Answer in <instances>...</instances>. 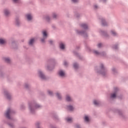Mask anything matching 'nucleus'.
<instances>
[{
    "mask_svg": "<svg viewBox=\"0 0 128 128\" xmlns=\"http://www.w3.org/2000/svg\"><path fill=\"white\" fill-rule=\"evenodd\" d=\"M30 110H31V112H32V109H30Z\"/></svg>",
    "mask_w": 128,
    "mask_h": 128,
    "instance_id": "c9c22d12",
    "label": "nucleus"
},
{
    "mask_svg": "<svg viewBox=\"0 0 128 128\" xmlns=\"http://www.w3.org/2000/svg\"><path fill=\"white\" fill-rule=\"evenodd\" d=\"M101 68H104V65L102 64L101 65Z\"/></svg>",
    "mask_w": 128,
    "mask_h": 128,
    "instance_id": "f704fd0d",
    "label": "nucleus"
},
{
    "mask_svg": "<svg viewBox=\"0 0 128 128\" xmlns=\"http://www.w3.org/2000/svg\"><path fill=\"white\" fill-rule=\"evenodd\" d=\"M94 8H98V6H94Z\"/></svg>",
    "mask_w": 128,
    "mask_h": 128,
    "instance_id": "2f4dec72",
    "label": "nucleus"
},
{
    "mask_svg": "<svg viewBox=\"0 0 128 128\" xmlns=\"http://www.w3.org/2000/svg\"><path fill=\"white\" fill-rule=\"evenodd\" d=\"M104 21L102 22V24H103V26H106V22H104Z\"/></svg>",
    "mask_w": 128,
    "mask_h": 128,
    "instance_id": "5701e85b",
    "label": "nucleus"
},
{
    "mask_svg": "<svg viewBox=\"0 0 128 128\" xmlns=\"http://www.w3.org/2000/svg\"><path fill=\"white\" fill-rule=\"evenodd\" d=\"M116 92H114L111 94V98H116Z\"/></svg>",
    "mask_w": 128,
    "mask_h": 128,
    "instance_id": "9d476101",
    "label": "nucleus"
},
{
    "mask_svg": "<svg viewBox=\"0 0 128 128\" xmlns=\"http://www.w3.org/2000/svg\"><path fill=\"white\" fill-rule=\"evenodd\" d=\"M16 24L17 26H18V21H16Z\"/></svg>",
    "mask_w": 128,
    "mask_h": 128,
    "instance_id": "c756f323",
    "label": "nucleus"
},
{
    "mask_svg": "<svg viewBox=\"0 0 128 128\" xmlns=\"http://www.w3.org/2000/svg\"><path fill=\"white\" fill-rule=\"evenodd\" d=\"M20 0H13V2H18V1Z\"/></svg>",
    "mask_w": 128,
    "mask_h": 128,
    "instance_id": "bb28decb",
    "label": "nucleus"
},
{
    "mask_svg": "<svg viewBox=\"0 0 128 128\" xmlns=\"http://www.w3.org/2000/svg\"><path fill=\"white\" fill-rule=\"evenodd\" d=\"M42 34H43V36L44 38H46V36H48V34H46V30H44L42 32Z\"/></svg>",
    "mask_w": 128,
    "mask_h": 128,
    "instance_id": "1a4fd4ad",
    "label": "nucleus"
},
{
    "mask_svg": "<svg viewBox=\"0 0 128 128\" xmlns=\"http://www.w3.org/2000/svg\"><path fill=\"white\" fill-rule=\"evenodd\" d=\"M40 105H37L36 106V108H40Z\"/></svg>",
    "mask_w": 128,
    "mask_h": 128,
    "instance_id": "72a5a7b5",
    "label": "nucleus"
},
{
    "mask_svg": "<svg viewBox=\"0 0 128 128\" xmlns=\"http://www.w3.org/2000/svg\"><path fill=\"white\" fill-rule=\"evenodd\" d=\"M56 96H57L58 98H59V99L62 98V96H60V93H56Z\"/></svg>",
    "mask_w": 128,
    "mask_h": 128,
    "instance_id": "6ab92c4d",
    "label": "nucleus"
},
{
    "mask_svg": "<svg viewBox=\"0 0 128 128\" xmlns=\"http://www.w3.org/2000/svg\"><path fill=\"white\" fill-rule=\"evenodd\" d=\"M78 0H72V2H78Z\"/></svg>",
    "mask_w": 128,
    "mask_h": 128,
    "instance_id": "393cba45",
    "label": "nucleus"
},
{
    "mask_svg": "<svg viewBox=\"0 0 128 128\" xmlns=\"http://www.w3.org/2000/svg\"><path fill=\"white\" fill-rule=\"evenodd\" d=\"M6 40L2 39V38H0V44H6Z\"/></svg>",
    "mask_w": 128,
    "mask_h": 128,
    "instance_id": "39448f33",
    "label": "nucleus"
},
{
    "mask_svg": "<svg viewBox=\"0 0 128 128\" xmlns=\"http://www.w3.org/2000/svg\"><path fill=\"white\" fill-rule=\"evenodd\" d=\"M74 68H78V65L75 63L74 64Z\"/></svg>",
    "mask_w": 128,
    "mask_h": 128,
    "instance_id": "a211bd4d",
    "label": "nucleus"
},
{
    "mask_svg": "<svg viewBox=\"0 0 128 128\" xmlns=\"http://www.w3.org/2000/svg\"><path fill=\"white\" fill-rule=\"evenodd\" d=\"M66 100L68 102H70L72 100V98H70L68 95L66 96Z\"/></svg>",
    "mask_w": 128,
    "mask_h": 128,
    "instance_id": "9b49d317",
    "label": "nucleus"
},
{
    "mask_svg": "<svg viewBox=\"0 0 128 128\" xmlns=\"http://www.w3.org/2000/svg\"><path fill=\"white\" fill-rule=\"evenodd\" d=\"M67 64H68V62H64V66H67Z\"/></svg>",
    "mask_w": 128,
    "mask_h": 128,
    "instance_id": "cd10ccee",
    "label": "nucleus"
},
{
    "mask_svg": "<svg viewBox=\"0 0 128 128\" xmlns=\"http://www.w3.org/2000/svg\"><path fill=\"white\" fill-rule=\"evenodd\" d=\"M4 14L6 16H8V14H10V12L8 11V10H4Z\"/></svg>",
    "mask_w": 128,
    "mask_h": 128,
    "instance_id": "4468645a",
    "label": "nucleus"
},
{
    "mask_svg": "<svg viewBox=\"0 0 128 128\" xmlns=\"http://www.w3.org/2000/svg\"><path fill=\"white\" fill-rule=\"evenodd\" d=\"M26 17L27 18L28 20H32V16L30 14H26Z\"/></svg>",
    "mask_w": 128,
    "mask_h": 128,
    "instance_id": "20e7f679",
    "label": "nucleus"
},
{
    "mask_svg": "<svg viewBox=\"0 0 128 128\" xmlns=\"http://www.w3.org/2000/svg\"><path fill=\"white\" fill-rule=\"evenodd\" d=\"M84 120L86 122H90V118H88V116H86L84 117Z\"/></svg>",
    "mask_w": 128,
    "mask_h": 128,
    "instance_id": "ddd939ff",
    "label": "nucleus"
},
{
    "mask_svg": "<svg viewBox=\"0 0 128 128\" xmlns=\"http://www.w3.org/2000/svg\"><path fill=\"white\" fill-rule=\"evenodd\" d=\"M48 94L50 96H52V92L50 90H48Z\"/></svg>",
    "mask_w": 128,
    "mask_h": 128,
    "instance_id": "4be33fe9",
    "label": "nucleus"
},
{
    "mask_svg": "<svg viewBox=\"0 0 128 128\" xmlns=\"http://www.w3.org/2000/svg\"><path fill=\"white\" fill-rule=\"evenodd\" d=\"M10 96L9 94H6V98H10Z\"/></svg>",
    "mask_w": 128,
    "mask_h": 128,
    "instance_id": "b1692460",
    "label": "nucleus"
},
{
    "mask_svg": "<svg viewBox=\"0 0 128 128\" xmlns=\"http://www.w3.org/2000/svg\"><path fill=\"white\" fill-rule=\"evenodd\" d=\"M38 74H39L40 78H42V80H46V76H44V75L43 74H42V72L39 71Z\"/></svg>",
    "mask_w": 128,
    "mask_h": 128,
    "instance_id": "f03ea898",
    "label": "nucleus"
},
{
    "mask_svg": "<svg viewBox=\"0 0 128 128\" xmlns=\"http://www.w3.org/2000/svg\"><path fill=\"white\" fill-rule=\"evenodd\" d=\"M58 74L60 76H66V73L62 70L59 71Z\"/></svg>",
    "mask_w": 128,
    "mask_h": 128,
    "instance_id": "7ed1b4c3",
    "label": "nucleus"
},
{
    "mask_svg": "<svg viewBox=\"0 0 128 128\" xmlns=\"http://www.w3.org/2000/svg\"><path fill=\"white\" fill-rule=\"evenodd\" d=\"M34 42V38H32L30 40L29 44H30V46H32V44Z\"/></svg>",
    "mask_w": 128,
    "mask_h": 128,
    "instance_id": "6e6552de",
    "label": "nucleus"
},
{
    "mask_svg": "<svg viewBox=\"0 0 128 128\" xmlns=\"http://www.w3.org/2000/svg\"><path fill=\"white\" fill-rule=\"evenodd\" d=\"M4 60L6 62H10V60L8 58H4Z\"/></svg>",
    "mask_w": 128,
    "mask_h": 128,
    "instance_id": "dca6fc26",
    "label": "nucleus"
},
{
    "mask_svg": "<svg viewBox=\"0 0 128 128\" xmlns=\"http://www.w3.org/2000/svg\"><path fill=\"white\" fill-rule=\"evenodd\" d=\"M102 46V44H98V48H100V46Z\"/></svg>",
    "mask_w": 128,
    "mask_h": 128,
    "instance_id": "a878e982",
    "label": "nucleus"
},
{
    "mask_svg": "<svg viewBox=\"0 0 128 128\" xmlns=\"http://www.w3.org/2000/svg\"><path fill=\"white\" fill-rule=\"evenodd\" d=\"M82 26L83 28H88V25L84 24H82Z\"/></svg>",
    "mask_w": 128,
    "mask_h": 128,
    "instance_id": "f8f14e48",
    "label": "nucleus"
},
{
    "mask_svg": "<svg viewBox=\"0 0 128 128\" xmlns=\"http://www.w3.org/2000/svg\"><path fill=\"white\" fill-rule=\"evenodd\" d=\"M94 52V54H96V56L100 54V52H98V51H96V50H95V51Z\"/></svg>",
    "mask_w": 128,
    "mask_h": 128,
    "instance_id": "412c9836",
    "label": "nucleus"
},
{
    "mask_svg": "<svg viewBox=\"0 0 128 128\" xmlns=\"http://www.w3.org/2000/svg\"><path fill=\"white\" fill-rule=\"evenodd\" d=\"M60 46L61 50H64V44L63 43H60Z\"/></svg>",
    "mask_w": 128,
    "mask_h": 128,
    "instance_id": "0eeeda50",
    "label": "nucleus"
},
{
    "mask_svg": "<svg viewBox=\"0 0 128 128\" xmlns=\"http://www.w3.org/2000/svg\"><path fill=\"white\" fill-rule=\"evenodd\" d=\"M53 18H56V14H53Z\"/></svg>",
    "mask_w": 128,
    "mask_h": 128,
    "instance_id": "c85d7f7f",
    "label": "nucleus"
},
{
    "mask_svg": "<svg viewBox=\"0 0 128 128\" xmlns=\"http://www.w3.org/2000/svg\"><path fill=\"white\" fill-rule=\"evenodd\" d=\"M94 104H95V106H98V104H100V101L94 100Z\"/></svg>",
    "mask_w": 128,
    "mask_h": 128,
    "instance_id": "423d86ee",
    "label": "nucleus"
},
{
    "mask_svg": "<svg viewBox=\"0 0 128 128\" xmlns=\"http://www.w3.org/2000/svg\"><path fill=\"white\" fill-rule=\"evenodd\" d=\"M41 40L42 42H44V38L42 39Z\"/></svg>",
    "mask_w": 128,
    "mask_h": 128,
    "instance_id": "7c9ffc66",
    "label": "nucleus"
},
{
    "mask_svg": "<svg viewBox=\"0 0 128 128\" xmlns=\"http://www.w3.org/2000/svg\"><path fill=\"white\" fill-rule=\"evenodd\" d=\"M68 110H74V108L72 106H68Z\"/></svg>",
    "mask_w": 128,
    "mask_h": 128,
    "instance_id": "f3484780",
    "label": "nucleus"
},
{
    "mask_svg": "<svg viewBox=\"0 0 128 128\" xmlns=\"http://www.w3.org/2000/svg\"><path fill=\"white\" fill-rule=\"evenodd\" d=\"M49 42H50V44H52V40H50V41H49Z\"/></svg>",
    "mask_w": 128,
    "mask_h": 128,
    "instance_id": "473e14b6",
    "label": "nucleus"
},
{
    "mask_svg": "<svg viewBox=\"0 0 128 128\" xmlns=\"http://www.w3.org/2000/svg\"><path fill=\"white\" fill-rule=\"evenodd\" d=\"M111 32L113 36H116V32L114 30L111 31Z\"/></svg>",
    "mask_w": 128,
    "mask_h": 128,
    "instance_id": "aec40b11",
    "label": "nucleus"
},
{
    "mask_svg": "<svg viewBox=\"0 0 128 128\" xmlns=\"http://www.w3.org/2000/svg\"><path fill=\"white\" fill-rule=\"evenodd\" d=\"M116 90V89H115V90Z\"/></svg>",
    "mask_w": 128,
    "mask_h": 128,
    "instance_id": "e433bc0d",
    "label": "nucleus"
},
{
    "mask_svg": "<svg viewBox=\"0 0 128 128\" xmlns=\"http://www.w3.org/2000/svg\"><path fill=\"white\" fill-rule=\"evenodd\" d=\"M12 110L11 109H8L6 114V116L8 118H10V114H12Z\"/></svg>",
    "mask_w": 128,
    "mask_h": 128,
    "instance_id": "f257e3e1",
    "label": "nucleus"
},
{
    "mask_svg": "<svg viewBox=\"0 0 128 128\" xmlns=\"http://www.w3.org/2000/svg\"><path fill=\"white\" fill-rule=\"evenodd\" d=\"M66 120L68 122H72V118H66Z\"/></svg>",
    "mask_w": 128,
    "mask_h": 128,
    "instance_id": "2eb2a0df",
    "label": "nucleus"
}]
</instances>
